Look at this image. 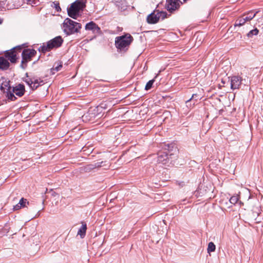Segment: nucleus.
I'll return each instance as SVG.
<instances>
[{"instance_id":"aec40b11","label":"nucleus","mask_w":263,"mask_h":263,"mask_svg":"<svg viewBox=\"0 0 263 263\" xmlns=\"http://www.w3.org/2000/svg\"><path fill=\"white\" fill-rule=\"evenodd\" d=\"M49 45V44L47 42L46 45H43V46H41L39 48V51L45 53L47 51L50 50L51 49V48Z\"/></svg>"},{"instance_id":"9b49d317","label":"nucleus","mask_w":263,"mask_h":263,"mask_svg":"<svg viewBox=\"0 0 263 263\" xmlns=\"http://www.w3.org/2000/svg\"><path fill=\"white\" fill-rule=\"evenodd\" d=\"M242 79L238 76H233L231 78V88L238 89L241 84Z\"/></svg>"},{"instance_id":"4be33fe9","label":"nucleus","mask_w":263,"mask_h":263,"mask_svg":"<svg viewBox=\"0 0 263 263\" xmlns=\"http://www.w3.org/2000/svg\"><path fill=\"white\" fill-rule=\"evenodd\" d=\"M62 67V64L61 62L58 63L57 65H54L53 67L51 69V72L52 73H54V71H58L61 69Z\"/></svg>"},{"instance_id":"f257e3e1","label":"nucleus","mask_w":263,"mask_h":263,"mask_svg":"<svg viewBox=\"0 0 263 263\" xmlns=\"http://www.w3.org/2000/svg\"><path fill=\"white\" fill-rule=\"evenodd\" d=\"M86 0H77L71 4L68 8V15L72 18L76 19L79 16V13L86 7Z\"/></svg>"},{"instance_id":"2f4dec72","label":"nucleus","mask_w":263,"mask_h":263,"mask_svg":"<svg viewBox=\"0 0 263 263\" xmlns=\"http://www.w3.org/2000/svg\"><path fill=\"white\" fill-rule=\"evenodd\" d=\"M55 8H56V9H57V10L58 11L59 10H61V8H60V6H57V5H56V6H55Z\"/></svg>"},{"instance_id":"7ed1b4c3","label":"nucleus","mask_w":263,"mask_h":263,"mask_svg":"<svg viewBox=\"0 0 263 263\" xmlns=\"http://www.w3.org/2000/svg\"><path fill=\"white\" fill-rule=\"evenodd\" d=\"M133 39L129 34H126L124 35L117 36L115 40V45L118 49L123 50L125 48L129 46Z\"/></svg>"},{"instance_id":"a878e982","label":"nucleus","mask_w":263,"mask_h":263,"mask_svg":"<svg viewBox=\"0 0 263 263\" xmlns=\"http://www.w3.org/2000/svg\"><path fill=\"white\" fill-rule=\"evenodd\" d=\"M154 82V80H152L149 81L146 83V84L145 85V89L147 90H149V89H151L152 87Z\"/></svg>"},{"instance_id":"4468645a","label":"nucleus","mask_w":263,"mask_h":263,"mask_svg":"<svg viewBox=\"0 0 263 263\" xmlns=\"http://www.w3.org/2000/svg\"><path fill=\"white\" fill-rule=\"evenodd\" d=\"M13 93L18 97H22L25 92V87L23 85L19 84L13 88Z\"/></svg>"},{"instance_id":"f704fd0d","label":"nucleus","mask_w":263,"mask_h":263,"mask_svg":"<svg viewBox=\"0 0 263 263\" xmlns=\"http://www.w3.org/2000/svg\"><path fill=\"white\" fill-rule=\"evenodd\" d=\"M187 0H183V2H186Z\"/></svg>"},{"instance_id":"b1692460","label":"nucleus","mask_w":263,"mask_h":263,"mask_svg":"<svg viewBox=\"0 0 263 263\" xmlns=\"http://www.w3.org/2000/svg\"><path fill=\"white\" fill-rule=\"evenodd\" d=\"M257 13V12H256V13H253L252 12H250L245 15H246V16L247 17V19H248V21H250L251 20H252L256 16Z\"/></svg>"},{"instance_id":"f3484780","label":"nucleus","mask_w":263,"mask_h":263,"mask_svg":"<svg viewBox=\"0 0 263 263\" xmlns=\"http://www.w3.org/2000/svg\"><path fill=\"white\" fill-rule=\"evenodd\" d=\"M248 20L247 19V17L246 16V15H243L241 17H239L235 22V26H241L245 24L246 22H248Z\"/></svg>"},{"instance_id":"412c9836","label":"nucleus","mask_w":263,"mask_h":263,"mask_svg":"<svg viewBox=\"0 0 263 263\" xmlns=\"http://www.w3.org/2000/svg\"><path fill=\"white\" fill-rule=\"evenodd\" d=\"M259 32L257 28H255L251 31H250L247 33V36L249 38H252L254 35H256L258 34Z\"/></svg>"},{"instance_id":"ddd939ff","label":"nucleus","mask_w":263,"mask_h":263,"mask_svg":"<svg viewBox=\"0 0 263 263\" xmlns=\"http://www.w3.org/2000/svg\"><path fill=\"white\" fill-rule=\"evenodd\" d=\"M85 29L91 30L94 34H100L101 32L100 28L93 22H90L85 25Z\"/></svg>"},{"instance_id":"f8f14e48","label":"nucleus","mask_w":263,"mask_h":263,"mask_svg":"<svg viewBox=\"0 0 263 263\" xmlns=\"http://www.w3.org/2000/svg\"><path fill=\"white\" fill-rule=\"evenodd\" d=\"M63 42V40L61 36H58L48 42L49 44V46L51 47V49L60 47Z\"/></svg>"},{"instance_id":"1a4fd4ad","label":"nucleus","mask_w":263,"mask_h":263,"mask_svg":"<svg viewBox=\"0 0 263 263\" xmlns=\"http://www.w3.org/2000/svg\"><path fill=\"white\" fill-rule=\"evenodd\" d=\"M24 2V0H6V8L8 10L18 8Z\"/></svg>"},{"instance_id":"5701e85b","label":"nucleus","mask_w":263,"mask_h":263,"mask_svg":"<svg viewBox=\"0 0 263 263\" xmlns=\"http://www.w3.org/2000/svg\"><path fill=\"white\" fill-rule=\"evenodd\" d=\"M215 245L213 242H209L208 247V252L210 253V252H214L215 250Z\"/></svg>"},{"instance_id":"c756f323","label":"nucleus","mask_w":263,"mask_h":263,"mask_svg":"<svg viewBox=\"0 0 263 263\" xmlns=\"http://www.w3.org/2000/svg\"><path fill=\"white\" fill-rule=\"evenodd\" d=\"M21 208H22L21 205H20V204L19 203H18L16 205H15V206H14L13 209H14V210H17L21 209Z\"/></svg>"},{"instance_id":"dca6fc26","label":"nucleus","mask_w":263,"mask_h":263,"mask_svg":"<svg viewBox=\"0 0 263 263\" xmlns=\"http://www.w3.org/2000/svg\"><path fill=\"white\" fill-rule=\"evenodd\" d=\"M10 66V63L5 57H0V69L7 70Z\"/></svg>"},{"instance_id":"9d476101","label":"nucleus","mask_w":263,"mask_h":263,"mask_svg":"<svg viewBox=\"0 0 263 263\" xmlns=\"http://www.w3.org/2000/svg\"><path fill=\"white\" fill-rule=\"evenodd\" d=\"M166 8L169 11H173L177 9L182 4L181 0H167Z\"/></svg>"},{"instance_id":"f03ea898","label":"nucleus","mask_w":263,"mask_h":263,"mask_svg":"<svg viewBox=\"0 0 263 263\" xmlns=\"http://www.w3.org/2000/svg\"><path fill=\"white\" fill-rule=\"evenodd\" d=\"M62 28L67 35H70L79 32L81 28V25L69 18H66L63 23Z\"/></svg>"},{"instance_id":"20e7f679","label":"nucleus","mask_w":263,"mask_h":263,"mask_svg":"<svg viewBox=\"0 0 263 263\" xmlns=\"http://www.w3.org/2000/svg\"><path fill=\"white\" fill-rule=\"evenodd\" d=\"M176 156L173 153H170V152H161L158 153V162L161 163L163 165L169 166L172 164L173 159H175Z\"/></svg>"},{"instance_id":"473e14b6","label":"nucleus","mask_w":263,"mask_h":263,"mask_svg":"<svg viewBox=\"0 0 263 263\" xmlns=\"http://www.w3.org/2000/svg\"><path fill=\"white\" fill-rule=\"evenodd\" d=\"M2 23V21L0 19V24Z\"/></svg>"},{"instance_id":"2eb2a0df","label":"nucleus","mask_w":263,"mask_h":263,"mask_svg":"<svg viewBox=\"0 0 263 263\" xmlns=\"http://www.w3.org/2000/svg\"><path fill=\"white\" fill-rule=\"evenodd\" d=\"M102 162H103L102 161V162H95L93 163L87 164L84 166V170L86 172H90L95 168L101 167V164L102 163Z\"/></svg>"},{"instance_id":"6ab92c4d","label":"nucleus","mask_w":263,"mask_h":263,"mask_svg":"<svg viewBox=\"0 0 263 263\" xmlns=\"http://www.w3.org/2000/svg\"><path fill=\"white\" fill-rule=\"evenodd\" d=\"M116 5L121 9H124L126 7V2L125 0H115Z\"/></svg>"},{"instance_id":"cd10ccee","label":"nucleus","mask_w":263,"mask_h":263,"mask_svg":"<svg viewBox=\"0 0 263 263\" xmlns=\"http://www.w3.org/2000/svg\"><path fill=\"white\" fill-rule=\"evenodd\" d=\"M14 93H13V91L12 92L10 91L9 93H8V98L9 100H11V101H14L16 99V97L14 96Z\"/></svg>"},{"instance_id":"7c9ffc66","label":"nucleus","mask_w":263,"mask_h":263,"mask_svg":"<svg viewBox=\"0 0 263 263\" xmlns=\"http://www.w3.org/2000/svg\"><path fill=\"white\" fill-rule=\"evenodd\" d=\"M196 96H197V95H196V94H193V95H192V98H191V99H190L189 100H187V101H186V103H187L189 102H190V101L191 100V99H192V98H194L195 97H196Z\"/></svg>"},{"instance_id":"0eeeda50","label":"nucleus","mask_w":263,"mask_h":263,"mask_svg":"<svg viewBox=\"0 0 263 263\" xmlns=\"http://www.w3.org/2000/svg\"><path fill=\"white\" fill-rule=\"evenodd\" d=\"M22 49L21 46H18L12 48L11 50H7L4 54L5 58L9 60L12 63H15L18 59L17 50L20 52Z\"/></svg>"},{"instance_id":"bb28decb","label":"nucleus","mask_w":263,"mask_h":263,"mask_svg":"<svg viewBox=\"0 0 263 263\" xmlns=\"http://www.w3.org/2000/svg\"><path fill=\"white\" fill-rule=\"evenodd\" d=\"M18 203L21 205V207L26 206V203L29 204V202L27 201L26 199L22 198L20 200Z\"/></svg>"},{"instance_id":"393cba45","label":"nucleus","mask_w":263,"mask_h":263,"mask_svg":"<svg viewBox=\"0 0 263 263\" xmlns=\"http://www.w3.org/2000/svg\"><path fill=\"white\" fill-rule=\"evenodd\" d=\"M239 199V197L238 195H235L231 197L230 199V203L235 204L237 203Z\"/></svg>"},{"instance_id":"6e6552de","label":"nucleus","mask_w":263,"mask_h":263,"mask_svg":"<svg viewBox=\"0 0 263 263\" xmlns=\"http://www.w3.org/2000/svg\"><path fill=\"white\" fill-rule=\"evenodd\" d=\"M25 82L32 89H36L39 86L44 84V82L40 79L29 78L25 79Z\"/></svg>"},{"instance_id":"a211bd4d","label":"nucleus","mask_w":263,"mask_h":263,"mask_svg":"<svg viewBox=\"0 0 263 263\" xmlns=\"http://www.w3.org/2000/svg\"><path fill=\"white\" fill-rule=\"evenodd\" d=\"M82 226L78 232V235H80L81 238H83L86 234L87 225L85 223L82 222Z\"/></svg>"},{"instance_id":"72a5a7b5","label":"nucleus","mask_w":263,"mask_h":263,"mask_svg":"<svg viewBox=\"0 0 263 263\" xmlns=\"http://www.w3.org/2000/svg\"><path fill=\"white\" fill-rule=\"evenodd\" d=\"M3 89V87L2 86H1V89Z\"/></svg>"},{"instance_id":"39448f33","label":"nucleus","mask_w":263,"mask_h":263,"mask_svg":"<svg viewBox=\"0 0 263 263\" xmlns=\"http://www.w3.org/2000/svg\"><path fill=\"white\" fill-rule=\"evenodd\" d=\"M36 53V51L34 49H24L22 53V60L21 67L23 69H25L27 67V63L31 60L32 58L35 56Z\"/></svg>"},{"instance_id":"c85d7f7f","label":"nucleus","mask_w":263,"mask_h":263,"mask_svg":"<svg viewBox=\"0 0 263 263\" xmlns=\"http://www.w3.org/2000/svg\"><path fill=\"white\" fill-rule=\"evenodd\" d=\"M93 114L90 111H89V112L88 113H87L86 114L83 115L82 116V119L83 120L86 119V118L89 117V116H90V115H92Z\"/></svg>"},{"instance_id":"423d86ee","label":"nucleus","mask_w":263,"mask_h":263,"mask_svg":"<svg viewBox=\"0 0 263 263\" xmlns=\"http://www.w3.org/2000/svg\"><path fill=\"white\" fill-rule=\"evenodd\" d=\"M167 16V13L165 11H159L158 10L148 15L147 21L149 24H155L159 20H163Z\"/></svg>"}]
</instances>
